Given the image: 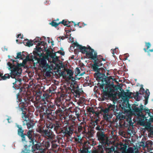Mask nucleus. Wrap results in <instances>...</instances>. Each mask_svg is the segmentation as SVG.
Returning a JSON list of instances; mask_svg holds the SVG:
<instances>
[{
	"label": "nucleus",
	"mask_w": 153,
	"mask_h": 153,
	"mask_svg": "<svg viewBox=\"0 0 153 153\" xmlns=\"http://www.w3.org/2000/svg\"><path fill=\"white\" fill-rule=\"evenodd\" d=\"M101 62L97 63L95 61L92 66L94 71L96 72L94 74L95 78L98 82H101L100 88L103 91L102 97H108L113 91L110 85L109 79L105 75V71L103 68H99L103 65Z\"/></svg>",
	"instance_id": "1"
},
{
	"label": "nucleus",
	"mask_w": 153,
	"mask_h": 153,
	"mask_svg": "<svg viewBox=\"0 0 153 153\" xmlns=\"http://www.w3.org/2000/svg\"><path fill=\"white\" fill-rule=\"evenodd\" d=\"M62 119H59L58 120H55L53 123H51L46 127L51 129L54 128V130L57 134L63 133L67 136H71L72 134L75 132L76 126L74 125H66L61 128L62 124Z\"/></svg>",
	"instance_id": "2"
},
{
	"label": "nucleus",
	"mask_w": 153,
	"mask_h": 153,
	"mask_svg": "<svg viewBox=\"0 0 153 153\" xmlns=\"http://www.w3.org/2000/svg\"><path fill=\"white\" fill-rule=\"evenodd\" d=\"M42 92L40 91L39 88V113L43 112V115H41V117L45 118L46 111H55L56 109V104H53L51 102H49L47 100L48 98V95L46 93L44 94L42 99L40 98V96H41Z\"/></svg>",
	"instance_id": "3"
},
{
	"label": "nucleus",
	"mask_w": 153,
	"mask_h": 153,
	"mask_svg": "<svg viewBox=\"0 0 153 153\" xmlns=\"http://www.w3.org/2000/svg\"><path fill=\"white\" fill-rule=\"evenodd\" d=\"M38 38L37 37L32 41L27 40H25L24 41V43L25 45L30 47L33 44V43H34L36 45V48L34 49L33 52V55H28L27 56L26 58L23 61L22 63L20 64L21 65L24 66L27 61H31L33 62L34 65L37 64L38 63Z\"/></svg>",
	"instance_id": "4"
},
{
	"label": "nucleus",
	"mask_w": 153,
	"mask_h": 153,
	"mask_svg": "<svg viewBox=\"0 0 153 153\" xmlns=\"http://www.w3.org/2000/svg\"><path fill=\"white\" fill-rule=\"evenodd\" d=\"M94 133L91 131H89L88 132H85L83 134L84 137L86 140L84 142L82 146V149L81 151V153H91L90 150L92 146L96 145V142L92 138L93 136Z\"/></svg>",
	"instance_id": "5"
},
{
	"label": "nucleus",
	"mask_w": 153,
	"mask_h": 153,
	"mask_svg": "<svg viewBox=\"0 0 153 153\" xmlns=\"http://www.w3.org/2000/svg\"><path fill=\"white\" fill-rule=\"evenodd\" d=\"M42 56V58L39 57V70L41 69L45 73V75L47 76H50L52 69L51 67L47 63V60H48V57L45 55Z\"/></svg>",
	"instance_id": "6"
},
{
	"label": "nucleus",
	"mask_w": 153,
	"mask_h": 153,
	"mask_svg": "<svg viewBox=\"0 0 153 153\" xmlns=\"http://www.w3.org/2000/svg\"><path fill=\"white\" fill-rule=\"evenodd\" d=\"M63 99V97L61 96L60 97H57L55 100V102L57 107V109L55 111V112L58 117H59V119H62L64 118L65 119V117L64 116V114L66 107L62 104V100Z\"/></svg>",
	"instance_id": "7"
},
{
	"label": "nucleus",
	"mask_w": 153,
	"mask_h": 153,
	"mask_svg": "<svg viewBox=\"0 0 153 153\" xmlns=\"http://www.w3.org/2000/svg\"><path fill=\"white\" fill-rule=\"evenodd\" d=\"M85 54L86 56L88 58L94 60L93 64L95 61L97 63L101 62L102 60L104 61H106V59L103 58L102 56H97V53L94 52V50L91 48L89 46H88V48Z\"/></svg>",
	"instance_id": "8"
},
{
	"label": "nucleus",
	"mask_w": 153,
	"mask_h": 153,
	"mask_svg": "<svg viewBox=\"0 0 153 153\" xmlns=\"http://www.w3.org/2000/svg\"><path fill=\"white\" fill-rule=\"evenodd\" d=\"M7 65L8 66V69H10L11 71V73L10 75L9 74H5L4 76H2L1 78L3 80H5L7 79H9L10 76L13 78H15L16 75L20 74L21 70L16 66L13 65L9 62L7 63Z\"/></svg>",
	"instance_id": "9"
},
{
	"label": "nucleus",
	"mask_w": 153,
	"mask_h": 153,
	"mask_svg": "<svg viewBox=\"0 0 153 153\" xmlns=\"http://www.w3.org/2000/svg\"><path fill=\"white\" fill-rule=\"evenodd\" d=\"M45 127V124L39 122V133L48 139L52 140L53 138V132L51 129L48 130Z\"/></svg>",
	"instance_id": "10"
},
{
	"label": "nucleus",
	"mask_w": 153,
	"mask_h": 153,
	"mask_svg": "<svg viewBox=\"0 0 153 153\" xmlns=\"http://www.w3.org/2000/svg\"><path fill=\"white\" fill-rule=\"evenodd\" d=\"M139 94H144V96L145 99V105H146L148 103V100L150 94L149 89H146V91H145L143 87H142L140 88L139 92L137 91L136 93H133V96L137 101H139L140 100V97H139Z\"/></svg>",
	"instance_id": "11"
},
{
	"label": "nucleus",
	"mask_w": 153,
	"mask_h": 153,
	"mask_svg": "<svg viewBox=\"0 0 153 153\" xmlns=\"http://www.w3.org/2000/svg\"><path fill=\"white\" fill-rule=\"evenodd\" d=\"M53 112L51 111V112H48V111H46V113L45 114L46 115L45 116V118L41 117V115H43V112H42V113H39V115L40 117V119L39 120V122L43 124H45V119L46 118H48L50 120L52 121L55 120L56 119H57V118L58 117L56 114V113L55 111H53Z\"/></svg>",
	"instance_id": "12"
},
{
	"label": "nucleus",
	"mask_w": 153,
	"mask_h": 153,
	"mask_svg": "<svg viewBox=\"0 0 153 153\" xmlns=\"http://www.w3.org/2000/svg\"><path fill=\"white\" fill-rule=\"evenodd\" d=\"M104 131H98L97 133V136L98 140L102 145L106 146L110 144V141L106 137Z\"/></svg>",
	"instance_id": "13"
},
{
	"label": "nucleus",
	"mask_w": 153,
	"mask_h": 153,
	"mask_svg": "<svg viewBox=\"0 0 153 153\" xmlns=\"http://www.w3.org/2000/svg\"><path fill=\"white\" fill-rule=\"evenodd\" d=\"M39 153H47V149L50 146V144L48 141H43L42 143L39 142Z\"/></svg>",
	"instance_id": "14"
},
{
	"label": "nucleus",
	"mask_w": 153,
	"mask_h": 153,
	"mask_svg": "<svg viewBox=\"0 0 153 153\" xmlns=\"http://www.w3.org/2000/svg\"><path fill=\"white\" fill-rule=\"evenodd\" d=\"M47 48V45L46 42L39 40V57H41L45 55L44 53L45 52V50Z\"/></svg>",
	"instance_id": "15"
},
{
	"label": "nucleus",
	"mask_w": 153,
	"mask_h": 153,
	"mask_svg": "<svg viewBox=\"0 0 153 153\" xmlns=\"http://www.w3.org/2000/svg\"><path fill=\"white\" fill-rule=\"evenodd\" d=\"M133 111L134 112L138 113L143 114L142 112H145L146 113H147L149 116H150V112L149 109H147L146 108H143V106L141 105L140 106V108H139L136 106H134L133 108Z\"/></svg>",
	"instance_id": "16"
},
{
	"label": "nucleus",
	"mask_w": 153,
	"mask_h": 153,
	"mask_svg": "<svg viewBox=\"0 0 153 153\" xmlns=\"http://www.w3.org/2000/svg\"><path fill=\"white\" fill-rule=\"evenodd\" d=\"M33 144V146L31 147L30 146H25V149L23 150V152L25 153H30V152H32L36 151L38 149V143L37 145H34Z\"/></svg>",
	"instance_id": "17"
},
{
	"label": "nucleus",
	"mask_w": 153,
	"mask_h": 153,
	"mask_svg": "<svg viewBox=\"0 0 153 153\" xmlns=\"http://www.w3.org/2000/svg\"><path fill=\"white\" fill-rule=\"evenodd\" d=\"M67 74L65 72L62 71L61 72L62 74V75L64 78H67L69 79H73L74 78L73 76L74 74L73 71L71 69H67L66 70Z\"/></svg>",
	"instance_id": "18"
},
{
	"label": "nucleus",
	"mask_w": 153,
	"mask_h": 153,
	"mask_svg": "<svg viewBox=\"0 0 153 153\" xmlns=\"http://www.w3.org/2000/svg\"><path fill=\"white\" fill-rule=\"evenodd\" d=\"M126 91L127 92H125L123 90V91H121L119 95L122 97V99H127L131 98V95L133 93L129 92L128 90H127Z\"/></svg>",
	"instance_id": "19"
},
{
	"label": "nucleus",
	"mask_w": 153,
	"mask_h": 153,
	"mask_svg": "<svg viewBox=\"0 0 153 153\" xmlns=\"http://www.w3.org/2000/svg\"><path fill=\"white\" fill-rule=\"evenodd\" d=\"M105 146H103L102 145H99L97 147H93L92 151V153H104V147Z\"/></svg>",
	"instance_id": "20"
},
{
	"label": "nucleus",
	"mask_w": 153,
	"mask_h": 153,
	"mask_svg": "<svg viewBox=\"0 0 153 153\" xmlns=\"http://www.w3.org/2000/svg\"><path fill=\"white\" fill-rule=\"evenodd\" d=\"M138 117V123L141 126H144L145 124V120L146 118L143 114L137 113V114Z\"/></svg>",
	"instance_id": "21"
},
{
	"label": "nucleus",
	"mask_w": 153,
	"mask_h": 153,
	"mask_svg": "<svg viewBox=\"0 0 153 153\" xmlns=\"http://www.w3.org/2000/svg\"><path fill=\"white\" fill-rule=\"evenodd\" d=\"M33 131L32 130H29V131L27 132V135L30 140V142L32 143V144H34V145H37L38 142L35 140L34 137H32V134Z\"/></svg>",
	"instance_id": "22"
},
{
	"label": "nucleus",
	"mask_w": 153,
	"mask_h": 153,
	"mask_svg": "<svg viewBox=\"0 0 153 153\" xmlns=\"http://www.w3.org/2000/svg\"><path fill=\"white\" fill-rule=\"evenodd\" d=\"M107 106L109 111H112L115 112L117 111V107L115 106L114 105H112L110 103H109L107 105Z\"/></svg>",
	"instance_id": "23"
},
{
	"label": "nucleus",
	"mask_w": 153,
	"mask_h": 153,
	"mask_svg": "<svg viewBox=\"0 0 153 153\" xmlns=\"http://www.w3.org/2000/svg\"><path fill=\"white\" fill-rule=\"evenodd\" d=\"M78 132L79 134H83L85 133V128L83 126H78L77 128Z\"/></svg>",
	"instance_id": "24"
},
{
	"label": "nucleus",
	"mask_w": 153,
	"mask_h": 153,
	"mask_svg": "<svg viewBox=\"0 0 153 153\" xmlns=\"http://www.w3.org/2000/svg\"><path fill=\"white\" fill-rule=\"evenodd\" d=\"M59 22V24H62L64 26H67L68 27H71L72 25L71 22L65 21V20H63L62 21Z\"/></svg>",
	"instance_id": "25"
},
{
	"label": "nucleus",
	"mask_w": 153,
	"mask_h": 153,
	"mask_svg": "<svg viewBox=\"0 0 153 153\" xmlns=\"http://www.w3.org/2000/svg\"><path fill=\"white\" fill-rule=\"evenodd\" d=\"M83 136L79 134H77L76 137L75 138V141L77 143H81L82 142V138Z\"/></svg>",
	"instance_id": "26"
},
{
	"label": "nucleus",
	"mask_w": 153,
	"mask_h": 153,
	"mask_svg": "<svg viewBox=\"0 0 153 153\" xmlns=\"http://www.w3.org/2000/svg\"><path fill=\"white\" fill-rule=\"evenodd\" d=\"M110 144L108 145H107L106 147H104V150L106 152V153H111L113 152L114 149V147L113 146H112L111 148H108L107 146H108Z\"/></svg>",
	"instance_id": "27"
},
{
	"label": "nucleus",
	"mask_w": 153,
	"mask_h": 153,
	"mask_svg": "<svg viewBox=\"0 0 153 153\" xmlns=\"http://www.w3.org/2000/svg\"><path fill=\"white\" fill-rule=\"evenodd\" d=\"M88 48V47L83 46L82 45L79 46V49L80 50V51L83 54H85L86 52V51Z\"/></svg>",
	"instance_id": "28"
},
{
	"label": "nucleus",
	"mask_w": 153,
	"mask_h": 153,
	"mask_svg": "<svg viewBox=\"0 0 153 153\" xmlns=\"http://www.w3.org/2000/svg\"><path fill=\"white\" fill-rule=\"evenodd\" d=\"M109 111V110L108 107L105 108H102L100 110V113L103 114L104 115L108 114V113Z\"/></svg>",
	"instance_id": "29"
},
{
	"label": "nucleus",
	"mask_w": 153,
	"mask_h": 153,
	"mask_svg": "<svg viewBox=\"0 0 153 153\" xmlns=\"http://www.w3.org/2000/svg\"><path fill=\"white\" fill-rule=\"evenodd\" d=\"M19 129L18 130V134L19 135L21 136L22 137L24 138V135L23 134V130L22 129V127L21 126L19 127Z\"/></svg>",
	"instance_id": "30"
},
{
	"label": "nucleus",
	"mask_w": 153,
	"mask_h": 153,
	"mask_svg": "<svg viewBox=\"0 0 153 153\" xmlns=\"http://www.w3.org/2000/svg\"><path fill=\"white\" fill-rule=\"evenodd\" d=\"M95 129L99 131H104V127L101 124H98L95 127Z\"/></svg>",
	"instance_id": "31"
},
{
	"label": "nucleus",
	"mask_w": 153,
	"mask_h": 153,
	"mask_svg": "<svg viewBox=\"0 0 153 153\" xmlns=\"http://www.w3.org/2000/svg\"><path fill=\"white\" fill-rule=\"evenodd\" d=\"M146 128L148 129L149 134L153 136V127L148 125L146 126Z\"/></svg>",
	"instance_id": "32"
},
{
	"label": "nucleus",
	"mask_w": 153,
	"mask_h": 153,
	"mask_svg": "<svg viewBox=\"0 0 153 153\" xmlns=\"http://www.w3.org/2000/svg\"><path fill=\"white\" fill-rule=\"evenodd\" d=\"M115 115L116 117V119L118 120H121L124 118L123 115L120 113H117Z\"/></svg>",
	"instance_id": "33"
},
{
	"label": "nucleus",
	"mask_w": 153,
	"mask_h": 153,
	"mask_svg": "<svg viewBox=\"0 0 153 153\" xmlns=\"http://www.w3.org/2000/svg\"><path fill=\"white\" fill-rule=\"evenodd\" d=\"M75 74L76 75H80L81 76H82L85 73V72H83L82 73L80 74V71L79 69V68L77 67L75 69Z\"/></svg>",
	"instance_id": "34"
},
{
	"label": "nucleus",
	"mask_w": 153,
	"mask_h": 153,
	"mask_svg": "<svg viewBox=\"0 0 153 153\" xmlns=\"http://www.w3.org/2000/svg\"><path fill=\"white\" fill-rule=\"evenodd\" d=\"M127 102H123L122 103V109L125 112H128V110L126 109V107H127Z\"/></svg>",
	"instance_id": "35"
},
{
	"label": "nucleus",
	"mask_w": 153,
	"mask_h": 153,
	"mask_svg": "<svg viewBox=\"0 0 153 153\" xmlns=\"http://www.w3.org/2000/svg\"><path fill=\"white\" fill-rule=\"evenodd\" d=\"M13 87H16V86H19L21 84V80H16V81L14 83H13Z\"/></svg>",
	"instance_id": "36"
},
{
	"label": "nucleus",
	"mask_w": 153,
	"mask_h": 153,
	"mask_svg": "<svg viewBox=\"0 0 153 153\" xmlns=\"http://www.w3.org/2000/svg\"><path fill=\"white\" fill-rule=\"evenodd\" d=\"M112 115L107 114L105 115H104L103 117L105 120L107 121H108L111 120L112 118Z\"/></svg>",
	"instance_id": "37"
},
{
	"label": "nucleus",
	"mask_w": 153,
	"mask_h": 153,
	"mask_svg": "<svg viewBox=\"0 0 153 153\" xmlns=\"http://www.w3.org/2000/svg\"><path fill=\"white\" fill-rule=\"evenodd\" d=\"M80 109L78 108H76L74 109V112L75 113V114L77 118H78L79 116V112Z\"/></svg>",
	"instance_id": "38"
},
{
	"label": "nucleus",
	"mask_w": 153,
	"mask_h": 153,
	"mask_svg": "<svg viewBox=\"0 0 153 153\" xmlns=\"http://www.w3.org/2000/svg\"><path fill=\"white\" fill-rule=\"evenodd\" d=\"M87 110L88 112L90 113H91L93 114L95 113L94 109L92 107H91L88 106L87 107Z\"/></svg>",
	"instance_id": "39"
},
{
	"label": "nucleus",
	"mask_w": 153,
	"mask_h": 153,
	"mask_svg": "<svg viewBox=\"0 0 153 153\" xmlns=\"http://www.w3.org/2000/svg\"><path fill=\"white\" fill-rule=\"evenodd\" d=\"M56 20L53 21L50 24L52 26L56 27H57L59 24V22H55Z\"/></svg>",
	"instance_id": "40"
},
{
	"label": "nucleus",
	"mask_w": 153,
	"mask_h": 153,
	"mask_svg": "<svg viewBox=\"0 0 153 153\" xmlns=\"http://www.w3.org/2000/svg\"><path fill=\"white\" fill-rule=\"evenodd\" d=\"M124 153H134V150L132 148L129 147L124 152Z\"/></svg>",
	"instance_id": "41"
},
{
	"label": "nucleus",
	"mask_w": 153,
	"mask_h": 153,
	"mask_svg": "<svg viewBox=\"0 0 153 153\" xmlns=\"http://www.w3.org/2000/svg\"><path fill=\"white\" fill-rule=\"evenodd\" d=\"M123 147L121 146V149L122 150V153H124V152H125V151L127 150L126 149L127 147V145L126 144L123 145Z\"/></svg>",
	"instance_id": "42"
},
{
	"label": "nucleus",
	"mask_w": 153,
	"mask_h": 153,
	"mask_svg": "<svg viewBox=\"0 0 153 153\" xmlns=\"http://www.w3.org/2000/svg\"><path fill=\"white\" fill-rule=\"evenodd\" d=\"M24 54L23 53H21L20 52L18 53L17 54V55L16 56V58H20L21 59H22L24 58L23 56Z\"/></svg>",
	"instance_id": "43"
},
{
	"label": "nucleus",
	"mask_w": 153,
	"mask_h": 153,
	"mask_svg": "<svg viewBox=\"0 0 153 153\" xmlns=\"http://www.w3.org/2000/svg\"><path fill=\"white\" fill-rule=\"evenodd\" d=\"M22 110V117L23 119L24 120V121H27V118L26 116L25 115V114H26V113L25 112V111H23V110L22 109H21Z\"/></svg>",
	"instance_id": "44"
},
{
	"label": "nucleus",
	"mask_w": 153,
	"mask_h": 153,
	"mask_svg": "<svg viewBox=\"0 0 153 153\" xmlns=\"http://www.w3.org/2000/svg\"><path fill=\"white\" fill-rule=\"evenodd\" d=\"M99 120L98 119H96L95 120L93 121L91 123V124L92 126H93L94 127L96 126H97L98 124V122Z\"/></svg>",
	"instance_id": "45"
},
{
	"label": "nucleus",
	"mask_w": 153,
	"mask_h": 153,
	"mask_svg": "<svg viewBox=\"0 0 153 153\" xmlns=\"http://www.w3.org/2000/svg\"><path fill=\"white\" fill-rule=\"evenodd\" d=\"M60 54L61 55L64 56L65 55V52L63 51V49L62 48H61V50L58 51L57 52H56Z\"/></svg>",
	"instance_id": "46"
},
{
	"label": "nucleus",
	"mask_w": 153,
	"mask_h": 153,
	"mask_svg": "<svg viewBox=\"0 0 153 153\" xmlns=\"http://www.w3.org/2000/svg\"><path fill=\"white\" fill-rule=\"evenodd\" d=\"M126 121L127 122H128V125L127 126H128V125L129 126H131L132 125H133V123L132 122V120L131 118H128L127 119H126Z\"/></svg>",
	"instance_id": "47"
},
{
	"label": "nucleus",
	"mask_w": 153,
	"mask_h": 153,
	"mask_svg": "<svg viewBox=\"0 0 153 153\" xmlns=\"http://www.w3.org/2000/svg\"><path fill=\"white\" fill-rule=\"evenodd\" d=\"M45 52H46V56L48 57V56H49L52 53L49 49H47V48L46 49Z\"/></svg>",
	"instance_id": "48"
},
{
	"label": "nucleus",
	"mask_w": 153,
	"mask_h": 153,
	"mask_svg": "<svg viewBox=\"0 0 153 153\" xmlns=\"http://www.w3.org/2000/svg\"><path fill=\"white\" fill-rule=\"evenodd\" d=\"M146 46L147 47V49H148L151 46V45L149 42H145Z\"/></svg>",
	"instance_id": "49"
},
{
	"label": "nucleus",
	"mask_w": 153,
	"mask_h": 153,
	"mask_svg": "<svg viewBox=\"0 0 153 153\" xmlns=\"http://www.w3.org/2000/svg\"><path fill=\"white\" fill-rule=\"evenodd\" d=\"M56 53H53L52 52L50 55L49 56L53 60H54V58L56 56Z\"/></svg>",
	"instance_id": "50"
},
{
	"label": "nucleus",
	"mask_w": 153,
	"mask_h": 153,
	"mask_svg": "<svg viewBox=\"0 0 153 153\" xmlns=\"http://www.w3.org/2000/svg\"><path fill=\"white\" fill-rule=\"evenodd\" d=\"M27 128L29 129L30 128L32 127L33 126V123L30 122V123H27Z\"/></svg>",
	"instance_id": "51"
},
{
	"label": "nucleus",
	"mask_w": 153,
	"mask_h": 153,
	"mask_svg": "<svg viewBox=\"0 0 153 153\" xmlns=\"http://www.w3.org/2000/svg\"><path fill=\"white\" fill-rule=\"evenodd\" d=\"M74 46V47H76L77 48L79 49V46H81V45H79L77 42H74L73 44Z\"/></svg>",
	"instance_id": "52"
},
{
	"label": "nucleus",
	"mask_w": 153,
	"mask_h": 153,
	"mask_svg": "<svg viewBox=\"0 0 153 153\" xmlns=\"http://www.w3.org/2000/svg\"><path fill=\"white\" fill-rule=\"evenodd\" d=\"M146 145L147 146H148V145H150V146H152L153 144V142L151 141H149L146 142Z\"/></svg>",
	"instance_id": "53"
},
{
	"label": "nucleus",
	"mask_w": 153,
	"mask_h": 153,
	"mask_svg": "<svg viewBox=\"0 0 153 153\" xmlns=\"http://www.w3.org/2000/svg\"><path fill=\"white\" fill-rule=\"evenodd\" d=\"M71 23H73L74 26H75L76 25H77L79 26V25L80 24H83V23H80L79 22V23H78L77 24H75V23L73 21H72L71 22Z\"/></svg>",
	"instance_id": "54"
},
{
	"label": "nucleus",
	"mask_w": 153,
	"mask_h": 153,
	"mask_svg": "<svg viewBox=\"0 0 153 153\" xmlns=\"http://www.w3.org/2000/svg\"><path fill=\"white\" fill-rule=\"evenodd\" d=\"M127 107H126V109L127 110L128 109H130V107H131V105L129 104L128 102H127Z\"/></svg>",
	"instance_id": "55"
},
{
	"label": "nucleus",
	"mask_w": 153,
	"mask_h": 153,
	"mask_svg": "<svg viewBox=\"0 0 153 153\" xmlns=\"http://www.w3.org/2000/svg\"><path fill=\"white\" fill-rule=\"evenodd\" d=\"M153 52V49H149L148 50V55L149 56H150L151 54L150 53V52Z\"/></svg>",
	"instance_id": "56"
},
{
	"label": "nucleus",
	"mask_w": 153,
	"mask_h": 153,
	"mask_svg": "<svg viewBox=\"0 0 153 153\" xmlns=\"http://www.w3.org/2000/svg\"><path fill=\"white\" fill-rule=\"evenodd\" d=\"M69 117L70 118H71L73 120H75V119L76 117H75V116L73 115H69Z\"/></svg>",
	"instance_id": "57"
},
{
	"label": "nucleus",
	"mask_w": 153,
	"mask_h": 153,
	"mask_svg": "<svg viewBox=\"0 0 153 153\" xmlns=\"http://www.w3.org/2000/svg\"><path fill=\"white\" fill-rule=\"evenodd\" d=\"M68 33H68V31H66V36H65V37L66 38H68L69 36L70 35V36L71 35V34H68Z\"/></svg>",
	"instance_id": "58"
},
{
	"label": "nucleus",
	"mask_w": 153,
	"mask_h": 153,
	"mask_svg": "<svg viewBox=\"0 0 153 153\" xmlns=\"http://www.w3.org/2000/svg\"><path fill=\"white\" fill-rule=\"evenodd\" d=\"M60 38H61V39L63 40L64 39L65 37L64 36L58 37H57V39H58V38L59 39Z\"/></svg>",
	"instance_id": "59"
},
{
	"label": "nucleus",
	"mask_w": 153,
	"mask_h": 153,
	"mask_svg": "<svg viewBox=\"0 0 153 153\" xmlns=\"http://www.w3.org/2000/svg\"><path fill=\"white\" fill-rule=\"evenodd\" d=\"M46 39V38L44 37V36H43L42 37V38H40V40L41 41H43V40H45V39Z\"/></svg>",
	"instance_id": "60"
},
{
	"label": "nucleus",
	"mask_w": 153,
	"mask_h": 153,
	"mask_svg": "<svg viewBox=\"0 0 153 153\" xmlns=\"http://www.w3.org/2000/svg\"><path fill=\"white\" fill-rule=\"evenodd\" d=\"M54 60H55V61H57L58 60V57L56 56L54 58Z\"/></svg>",
	"instance_id": "61"
},
{
	"label": "nucleus",
	"mask_w": 153,
	"mask_h": 153,
	"mask_svg": "<svg viewBox=\"0 0 153 153\" xmlns=\"http://www.w3.org/2000/svg\"><path fill=\"white\" fill-rule=\"evenodd\" d=\"M85 25V24H84V23H83V24H80L79 25V27H84V26Z\"/></svg>",
	"instance_id": "62"
},
{
	"label": "nucleus",
	"mask_w": 153,
	"mask_h": 153,
	"mask_svg": "<svg viewBox=\"0 0 153 153\" xmlns=\"http://www.w3.org/2000/svg\"><path fill=\"white\" fill-rule=\"evenodd\" d=\"M150 115V116H149L150 117V119L152 121H153V117H152V115L151 114V113Z\"/></svg>",
	"instance_id": "63"
},
{
	"label": "nucleus",
	"mask_w": 153,
	"mask_h": 153,
	"mask_svg": "<svg viewBox=\"0 0 153 153\" xmlns=\"http://www.w3.org/2000/svg\"><path fill=\"white\" fill-rule=\"evenodd\" d=\"M17 37L19 38H21V39L22 38V36H21V34L18 35Z\"/></svg>",
	"instance_id": "64"
}]
</instances>
